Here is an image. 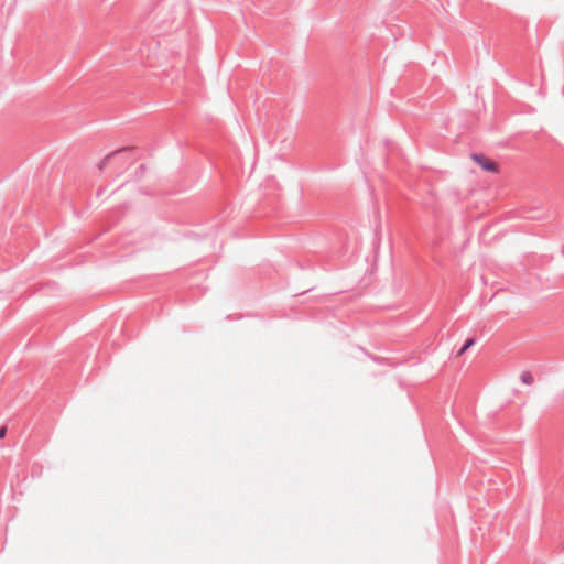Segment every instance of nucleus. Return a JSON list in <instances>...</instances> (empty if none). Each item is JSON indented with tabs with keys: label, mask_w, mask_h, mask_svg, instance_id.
I'll return each mask as SVG.
<instances>
[{
	"label": "nucleus",
	"mask_w": 564,
	"mask_h": 564,
	"mask_svg": "<svg viewBox=\"0 0 564 564\" xmlns=\"http://www.w3.org/2000/svg\"><path fill=\"white\" fill-rule=\"evenodd\" d=\"M522 383L531 384L533 382V376L530 371H523L520 376Z\"/></svg>",
	"instance_id": "nucleus-3"
},
{
	"label": "nucleus",
	"mask_w": 564,
	"mask_h": 564,
	"mask_svg": "<svg viewBox=\"0 0 564 564\" xmlns=\"http://www.w3.org/2000/svg\"><path fill=\"white\" fill-rule=\"evenodd\" d=\"M476 343V338H468L465 344L463 345L465 347V349H469L470 347H473Z\"/></svg>",
	"instance_id": "nucleus-4"
},
{
	"label": "nucleus",
	"mask_w": 564,
	"mask_h": 564,
	"mask_svg": "<svg viewBox=\"0 0 564 564\" xmlns=\"http://www.w3.org/2000/svg\"><path fill=\"white\" fill-rule=\"evenodd\" d=\"M471 158L475 162H477L482 170L487 172H498V165L494 161H490L486 155L482 153H473Z\"/></svg>",
	"instance_id": "nucleus-1"
},
{
	"label": "nucleus",
	"mask_w": 564,
	"mask_h": 564,
	"mask_svg": "<svg viewBox=\"0 0 564 564\" xmlns=\"http://www.w3.org/2000/svg\"><path fill=\"white\" fill-rule=\"evenodd\" d=\"M144 169H145L144 164H141L140 170L144 171Z\"/></svg>",
	"instance_id": "nucleus-7"
},
{
	"label": "nucleus",
	"mask_w": 564,
	"mask_h": 564,
	"mask_svg": "<svg viewBox=\"0 0 564 564\" xmlns=\"http://www.w3.org/2000/svg\"><path fill=\"white\" fill-rule=\"evenodd\" d=\"M465 351H467V349H465V347L463 346V347L459 349V351H458L457 356H462Z\"/></svg>",
	"instance_id": "nucleus-6"
},
{
	"label": "nucleus",
	"mask_w": 564,
	"mask_h": 564,
	"mask_svg": "<svg viewBox=\"0 0 564 564\" xmlns=\"http://www.w3.org/2000/svg\"><path fill=\"white\" fill-rule=\"evenodd\" d=\"M6 433H7V427L6 426H1L0 427V438H3L6 436Z\"/></svg>",
	"instance_id": "nucleus-5"
},
{
	"label": "nucleus",
	"mask_w": 564,
	"mask_h": 564,
	"mask_svg": "<svg viewBox=\"0 0 564 564\" xmlns=\"http://www.w3.org/2000/svg\"><path fill=\"white\" fill-rule=\"evenodd\" d=\"M127 151H129V149L127 148H122L120 150H117V151H113L112 153L106 155L98 164V169L99 170H104L105 166H106V163L110 160V159H117V158H121Z\"/></svg>",
	"instance_id": "nucleus-2"
}]
</instances>
